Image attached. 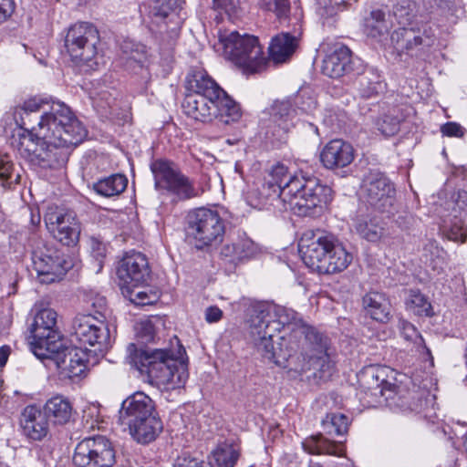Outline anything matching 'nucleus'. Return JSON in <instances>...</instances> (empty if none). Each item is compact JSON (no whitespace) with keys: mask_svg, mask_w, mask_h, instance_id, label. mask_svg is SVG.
I'll use <instances>...</instances> for the list:
<instances>
[{"mask_svg":"<svg viewBox=\"0 0 467 467\" xmlns=\"http://www.w3.org/2000/svg\"><path fill=\"white\" fill-rule=\"evenodd\" d=\"M363 307L369 317L380 323H388L391 319V306L382 293L369 292L362 298Z\"/></svg>","mask_w":467,"mask_h":467,"instance_id":"obj_32","label":"nucleus"},{"mask_svg":"<svg viewBox=\"0 0 467 467\" xmlns=\"http://www.w3.org/2000/svg\"><path fill=\"white\" fill-rule=\"evenodd\" d=\"M398 327L406 340L416 342V340L419 339L420 342H423V338L418 332L417 328L407 320L400 318L398 322Z\"/></svg>","mask_w":467,"mask_h":467,"instance_id":"obj_52","label":"nucleus"},{"mask_svg":"<svg viewBox=\"0 0 467 467\" xmlns=\"http://www.w3.org/2000/svg\"><path fill=\"white\" fill-rule=\"evenodd\" d=\"M158 413L155 402L144 392H135L127 397L121 403L119 418L121 424H130Z\"/></svg>","mask_w":467,"mask_h":467,"instance_id":"obj_24","label":"nucleus"},{"mask_svg":"<svg viewBox=\"0 0 467 467\" xmlns=\"http://www.w3.org/2000/svg\"><path fill=\"white\" fill-rule=\"evenodd\" d=\"M361 195L364 202L374 211L393 214L396 190L389 179L378 171H369L363 179Z\"/></svg>","mask_w":467,"mask_h":467,"instance_id":"obj_15","label":"nucleus"},{"mask_svg":"<svg viewBox=\"0 0 467 467\" xmlns=\"http://www.w3.org/2000/svg\"><path fill=\"white\" fill-rule=\"evenodd\" d=\"M266 181L282 188L285 209L299 216H311L317 207L332 200V189L318 178L302 172L292 175L281 163L272 167Z\"/></svg>","mask_w":467,"mask_h":467,"instance_id":"obj_2","label":"nucleus"},{"mask_svg":"<svg viewBox=\"0 0 467 467\" xmlns=\"http://www.w3.org/2000/svg\"><path fill=\"white\" fill-rule=\"evenodd\" d=\"M130 362L149 382L170 389L181 388L188 379L187 358L184 348L179 345L175 353L169 348H138L128 346Z\"/></svg>","mask_w":467,"mask_h":467,"instance_id":"obj_3","label":"nucleus"},{"mask_svg":"<svg viewBox=\"0 0 467 467\" xmlns=\"http://www.w3.org/2000/svg\"><path fill=\"white\" fill-rule=\"evenodd\" d=\"M72 405L67 398L56 395L47 400L44 406V414L55 424H66L72 416Z\"/></svg>","mask_w":467,"mask_h":467,"instance_id":"obj_33","label":"nucleus"},{"mask_svg":"<svg viewBox=\"0 0 467 467\" xmlns=\"http://www.w3.org/2000/svg\"><path fill=\"white\" fill-rule=\"evenodd\" d=\"M182 0H151L150 8L154 16L165 18L169 14L180 7Z\"/></svg>","mask_w":467,"mask_h":467,"instance_id":"obj_50","label":"nucleus"},{"mask_svg":"<svg viewBox=\"0 0 467 467\" xmlns=\"http://www.w3.org/2000/svg\"><path fill=\"white\" fill-rule=\"evenodd\" d=\"M186 87L190 94L212 96L213 99L229 97L228 94L201 68H192L186 77Z\"/></svg>","mask_w":467,"mask_h":467,"instance_id":"obj_29","label":"nucleus"},{"mask_svg":"<svg viewBox=\"0 0 467 467\" xmlns=\"http://www.w3.org/2000/svg\"><path fill=\"white\" fill-rule=\"evenodd\" d=\"M250 334L264 358L298 373L326 355L327 337L282 306L257 303L249 310Z\"/></svg>","mask_w":467,"mask_h":467,"instance_id":"obj_1","label":"nucleus"},{"mask_svg":"<svg viewBox=\"0 0 467 467\" xmlns=\"http://www.w3.org/2000/svg\"><path fill=\"white\" fill-rule=\"evenodd\" d=\"M47 350V356H40L38 358L47 360V366L52 363L58 371L61 379H75L86 375L89 356L92 353L88 348L82 347L67 346V340H64L57 348Z\"/></svg>","mask_w":467,"mask_h":467,"instance_id":"obj_13","label":"nucleus"},{"mask_svg":"<svg viewBox=\"0 0 467 467\" xmlns=\"http://www.w3.org/2000/svg\"><path fill=\"white\" fill-rule=\"evenodd\" d=\"M241 453L240 444L234 440L220 442L213 451V467H234Z\"/></svg>","mask_w":467,"mask_h":467,"instance_id":"obj_34","label":"nucleus"},{"mask_svg":"<svg viewBox=\"0 0 467 467\" xmlns=\"http://www.w3.org/2000/svg\"><path fill=\"white\" fill-rule=\"evenodd\" d=\"M187 223L188 236L199 250L216 245L223 241L224 221L215 210L203 207L195 209L189 213Z\"/></svg>","mask_w":467,"mask_h":467,"instance_id":"obj_10","label":"nucleus"},{"mask_svg":"<svg viewBox=\"0 0 467 467\" xmlns=\"http://www.w3.org/2000/svg\"><path fill=\"white\" fill-rule=\"evenodd\" d=\"M449 2L450 0H423L424 5L430 9L445 8Z\"/></svg>","mask_w":467,"mask_h":467,"instance_id":"obj_60","label":"nucleus"},{"mask_svg":"<svg viewBox=\"0 0 467 467\" xmlns=\"http://www.w3.org/2000/svg\"><path fill=\"white\" fill-rule=\"evenodd\" d=\"M353 160V147L342 140H330L320 152L322 164L329 170L344 168L349 165Z\"/></svg>","mask_w":467,"mask_h":467,"instance_id":"obj_26","label":"nucleus"},{"mask_svg":"<svg viewBox=\"0 0 467 467\" xmlns=\"http://www.w3.org/2000/svg\"><path fill=\"white\" fill-rule=\"evenodd\" d=\"M49 104L47 102H45L44 100L38 99L36 98H32L27 100H26L23 105L17 107L16 109V115L19 114L21 116V119L23 120V124H26L24 122V117L23 115L28 116L30 113L38 112V111H44L48 110Z\"/></svg>","mask_w":467,"mask_h":467,"instance_id":"obj_51","label":"nucleus"},{"mask_svg":"<svg viewBox=\"0 0 467 467\" xmlns=\"http://www.w3.org/2000/svg\"><path fill=\"white\" fill-rule=\"evenodd\" d=\"M379 78L380 77L372 70L364 72L358 79L359 95L369 99L381 92L384 85Z\"/></svg>","mask_w":467,"mask_h":467,"instance_id":"obj_41","label":"nucleus"},{"mask_svg":"<svg viewBox=\"0 0 467 467\" xmlns=\"http://www.w3.org/2000/svg\"><path fill=\"white\" fill-rule=\"evenodd\" d=\"M73 462L77 467H113L116 463L113 444L102 435L85 438L75 448Z\"/></svg>","mask_w":467,"mask_h":467,"instance_id":"obj_16","label":"nucleus"},{"mask_svg":"<svg viewBox=\"0 0 467 467\" xmlns=\"http://www.w3.org/2000/svg\"><path fill=\"white\" fill-rule=\"evenodd\" d=\"M317 13L322 20L323 24L332 26L334 17L337 15L338 11L343 10L346 6L343 5V0L341 2H336L333 0H317Z\"/></svg>","mask_w":467,"mask_h":467,"instance_id":"obj_45","label":"nucleus"},{"mask_svg":"<svg viewBox=\"0 0 467 467\" xmlns=\"http://www.w3.org/2000/svg\"><path fill=\"white\" fill-rule=\"evenodd\" d=\"M384 400L389 408L399 409L404 412H419L423 407V400L419 391L410 390L405 387L395 384L390 389L387 390Z\"/></svg>","mask_w":467,"mask_h":467,"instance_id":"obj_27","label":"nucleus"},{"mask_svg":"<svg viewBox=\"0 0 467 467\" xmlns=\"http://www.w3.org/2000/svg\"><path fill=\"white\" fill-rule=\"evenodd\" d=\"M302 446L309 454L341 455L339 445L325 438L321 433L307 437L303 441Z\"/></svg>","mask_w":467,"mask_h":467,"instance_id":"obj_36","label":"nucleus"},{"mask_svg":"<svg viewBox=\"0 0 467 467\" xmlns=\"http://www.w3.org/2000/svg\"><path fill=\"white\" fill-rule=\"evenodd\" d=\"M357 234L364 240L378 243L389 236L387 223L378 216H361L355 222Z\"/></svg>","mask_w":467,"mask_h":467,"instance_id":"obj_31","label":"nucleus"},{"mask_svg":"<svg viewBox=\"0 0 467 467\" xmlns=\"http://www.w3.org/2000/svg\"><path fill=\"white\" fill-rule=\"evenodd\" d=\"M20 182V174L15 173L14 163L7 154H0V185L10 188Z\"/></svg>","mask_w":467,"mask_h":467,"instance_id":"obj_44","label":"nucleus"},{"mask_svg":"<svg viewBox=\"0 0 467 467\" xmlns=\"http://www.w3.org/2000/svg\"><path fill=\"white\" fill-rule=\"evenodd\" d=\"M386 371L385 368L370 365L365 367L358 374L361 393L371 398V400H368V403H380V399H385L387 390L390 389L394 385L388 381Z\"/></svg>","mask_w":467,"mask_h":467,"instance_id":"obj_21","label":"nucleus"},{"mask_svg":"<svg viewBox=\"0 0 467 467\" xmlns=\"http://www.w3.org/2000/svg\"><path fill=\"white\" fill-rule=\"evenodd\" d=\"M38 119V135L49 136L54 140H64L69 144H80L87 137L85 127L63 102H53Z\"/></svg>","mask_w":467,"mask_h":467,"instance_id":"obj_7","label":"nucleus"},{"mask_svg":"<svg viewBox=\"0 0 467 467\" xmlns=\"http://www.w3.org/2000/svg\"><path fill=\"white\" fill-rule=\"evenodd\" d=\"M352 51L343 44L334 45L325 56L321 71L324 75L337 78L355 70Z\"/></svg>","mask_w":467,"mask_h":467,"instance_id":"obj_22","label":"nucleus"},{"mask_svg":"<svg viewBox=\"0 0 467 467\" xmlns=\"http://www.w3.org/2000/svg\"><path fill=\"white\" fill-rule=\"evenodd\" d=\"M31 223L35 225L38 224L40 223V215L37 214L36 216L33 215L31 219Z\"/></svg>","mask_w":467,"mask_h":467,"instance_id":"obj_63","label":"nucleus"},{"mask_svg":"<svg viewBox=\"0 0 467 467\" xmlns=\"http://www.w3.org/2000/svg\"><path fill=\"white\" fill-rule=\"evenodd\" d=\"M225 256H234L240 258L242 256L238 244L225 245L222 252Z\"/></svg>","mask_w":467,"mask_h":467,"instance_id":"obj_59","label":"nucleus"},{"mask_svg":"<svg viewBox=\"0 0 467 467\" xmlns=\"http://www.w3.org/2000/svg\"><path fill=\"white\" fill-rule=\"evenodd\" d=\"M284 191L280 186L275 185L265 180L262 187L258 189V199L255 202L249 201L250 204L254 207L262 209L267 205H275V202L284 203Z\"/></svg>","mask_w":467,"mask_h":467,"instance_id":"obj_38","label":"nucleus"},{"mask_svg":"<svg viewBox=\"0 0 467 467\" xmlns=\"http://www.w3.org/2000/svg\"><path fill=\"white\" fill-rule=\"evenodd\" d=\"M399 109H393L377 120L378 130L385 136H393L400 130L402 120L399 115Z\"/></svg>","mask_w":467,"mask_h":467,"instance_id":"obj_46","label":"nucleus"},{"mask_svg":"<svg viewBox=\"0 0 467 467\" xmlns=\"http://www.w3.org/2000/svg\"><path fill=\"white\" fill-rule=\"evenodd\" d=\"M441 132L449 137H462L464 134L463 128L456 122H447L441 126Z\"/></svg>","mask_w":467,"mask_h":467,"instance_id":"obj_54","label":"nucleus"},{"mask_svg":"<svg viewBox=\"0 0 467 467\" xmlns=\"http://www.w3.org/2000/svg\"><path fill=\"white\" fill-rule=\"evenodd\" d=\"M121 289L122 294L137 306L152 305L159 298L157 292L153 291L147 285L121 286Z\"/></svg>","mask_w":467,"mask_h":467,"instance_id":"obj_39","label":"nucleus"},{"mask_svg":"<svg viewBox=\"0 0 467 467\" xmlns=\"http://www.w3.org/2000/svg\"><path fill=\"white\" fill-rule=\"evenodd\" d=\"M127 425L131 438L141 445H148L153 442L163 431V423L159 413Z\"/></svg>","mask_w":467,"mask_h":467,"instance_id":"obj_28","label":"nucleus"},{"mask_svg":"<svg viewBox=\"0 0 467 467\" xmlns=\"http://www.w3.org/2000/svg\"><path fill=\"white\" fill-rule=\"evenodd\" d=\"M15 11L13 0H0V24L5 22Z\"/></svg>","mask_w":467,"mask_h":467,"instance_id":"obj_56","label":"nucleus"},{"mask_svg":"<svg viewBox=\"0 0 467 467\" xmlns=\"http://www.w3.org/2000/svg\"><path fill=\"white\" fill-rule=\"evenodd\" d=\"M174 467H202V462L187 453H182L176 459Z\"/></svg>","mask_w":467,"mask_h":467,"instance_id":"obj_55","label":"nucleus"},{"mask_svg":"<svg viewBox=\"0 0 467 467\" xmlns=\"http://www.w3.org/2000/svg\"><path fill=\"white\" fill-rule=\"evenodd\" d=\"M155 188L166 190L180 200H188L198 195L192 182L170 161L158 159L150 163Z\"/></svg>","mask_w":467,"mask_h":467,"instance_id":"obj_14","label":"nucleus"},{"mask_svg":"<svg viewBox=\"0 0 467 467\" xmlns=\"http://www.w3.org/2000/svg\"><path fill=\"white\" fill-rule=\"evenodd\" d=\"M260 5L262 8L275 13L280 22L289 17L290 0H261Z\"/></svg>","mask_w":467,"mask_h":467,"instance_id":"obj_48","label":"nucleus"},{"mask_svg":"<svg viewBox=\"0 0 467 467\" xmlns=\"http://www.w3.org/2000/svg\"><path fill=\"white\" fill-rule=\"evenodd\" d=\"M221 42L225 57L244 71L256 73L265 68L267 61L257 37L233 31L222 36Z\"/></svg>","mask_w":467,"mask_h":467,"instance_id":"obj_9","label":"nucleus"},{"mask_svg":"<svg viewBox=\"0 0 467 467\" xmlns=\"http://www.w3.org/2000/svg\"><path fill=\"white\" fill-rule=\"evenodd\" d=\"M394 222L401 230H408L412 225L414 218L410 213L402 212L397 215Z\"/></svg>","mask_w":467,"mask_h":467,"instance_id":"obj_57","label":"nucleus"},{"mask_svg":"<svg viewBox=\"0 0 467 467\" xmlns=\"http://www.w3.org/2000/svg\"><path fill=\"white\" fill-rule=\"evenodd\" d=\"M223 317V311L217 306H209L205 311V319L209 323L218 322Z\"/></svg>","mask_w":467,"mask_h":467,"instance_id":"obj_58","label":"nucleus"},{"mask_svg":"<svg viewBox=\"0 0 467 467\" xmlns=\"http://www.w3.org/2000/svg\"><path fill=\"white\" fill-rule=\"evenodd\" d=\"M182 107L188 117L203 123L216 118L229 125L242 117L240 106L230 97H219L217 99L212 96L187 94Z\"/></svg>","mask_w":467,"mask_h":467,"instance_id":"obj_8","label":"nucleus"},{"mask_svg":"<svg viewBox=\"0 0 467 467\" xmlns=\"http://www.w3.org/2000/svg\"><path fill=\"white\" fill-rule=\"evenodd\" d=\"M296 109L288 101H277L270 109L265 137L274 144H283L287 140L290 130L297 124L302 114H310L317 108V100L306 89H301L295 99Z\"/></svg>","mask_w":467,"mask_h":467,"instance_id":"obj_6","label":"nucleus"},{"mask_svg":"<svg viewBox=\"0 0 467 467\" xmlns=\"http://www.w3.org/2000/svg\"><path fill=\"white\" fill-rule=\"evenodd\" d=\"M19 154L34 164L37 163L38 153L42 146V138L25 131L19 134L18 139L13 142Z\"/></svg>","mask_w":467,"mask_h":467,"instance_id":"obj_35","label":"nucleus"},{"mask_svg":"<svg viewBox=\"0 0 467 467\" xmlns=\"http://www.w3.org/2000/svg\"><path fill=\"white\" fill-rule=\"evenodd\" d=\"M442 233L449 240L464 243L467 239V224L462 218L454 217L450 224L442 226Z\"/></svg>","mask_w":467,"mask_h":467,"instance_id":"obj_47","label":"nucleus"},{"mask_svg":"<svg viewBox=\"0 0 467 467\" xmlns=\"http://www.w3.org/2000/svg\"><path fill=\"white\" fill-rule=\"evenodd\" d=\"M23 434L31 441H42L49 432L47 415L36 406H26L21 413Z\"/></svg>","mask_w":467,"mask_h":467,"instance_id":"obj_25","label":"nucleus"},{"mask_svg":"<svg viewBox=\"0 0 467 467\" xmlns=\"http://www.w3.org/2000/svg\"><path fill=\"white\" fill-rule=\"evenodd\" d=\"M42 136V146L38 153L36 165L42 168L57 169L64 166L73 148L78 144H69L64 140H52L49 136Z\"/></svg>","mask_w":467,"mask_h":467,"instance_id":"obj_23","label":"nucleus"},{"mask_svg":"<svg viewBox=\"0 0 467 467\" xmlns=\"http://www.w3.org/2000/svg\"><path fill=\"white\" fill-rule=\"evenodd\" d=\"M136 337L141 344L154 342L156 331L151 319H144L136 324Z\"/></svg>","mask_w":467,"mask_h":467,"instance_id":"obj_49","label":"nucleus"},{"mask_svg":"<svg viewBox=\"0 0 467 467\" xmlns=\"http://www.w3.org/2000/svg\"><path fill=\"white\" fill-rule=\"evenodd\" d=\"M407 310L420 317H432L431 304L419 290H410L405 302Z\"/></svg>","mask_w":467,"mask_h":467,"instance_id":"obj_42","label":"nucleus"},{"mask_svg":"<svg viewBox=\"0 0 467 467\" xmlns=\"http://www.w3.org/2000/svg\"><path fill=\"white\" fill-rule=\"evenodd\" d=\"M392 15L401 27L394 30L390 41L400 57L402 54L410 57H420L426 47L433 44L434 36L431 27L426 24L425 16L420 13L415 0H396L392 6Z\"/></svg>","mask_w":467,"mask_h":467,"instance_id":"obj_4","label":"nucleus"},{"mask_svg":"<svg viewBox=\"0 0 467 467\" xmlns=\"http://www.w3.org/2000/svg\"><path fill=\"white\" fill-rule=\"evenodd\" d=\"M298 247L304 263L319 274L342 272L353 259L352 254L332 234H313L311 239L305 236Z\"/></svg>","mask_w":467,"mask_h":467,"instance_id":"obj_5","label":"nucleus"},{"mask_svg":"<svg viewBox=\"0 0 467 467\" xmlns=\"http://www.w3.org/2000/svg\"><path fill=\"white\" fill-rule=\"evenodd\" d=\"M90 249L92 256L95 258V261L98 265V271H99L102 268L103 265V259L106 257L107 254V247L106 244L101 242L97 237H91L90 238Z\"/></svg>","mask_w":467,"mask_h":467,"instance_id":"obj_53","label":"nucleus"},{"mask_svg":"<svg viewBox=\"0 0 467 467\" xmlns=\"http://www.w3.org/2000/svg\"><path fill=\"white\" fill-rule=\"evenodd\" d=\"M217 6L229 13L233 10V5L227 0H214Z\"/></svg>","mask_w":467,"mask_h":467,"instance_id":"obj_61","label":"nucleus"},{"mask_svg":"<svg viewBox=\"0 0 467 467\" xmlns=\"http://www.w3.org/2000/svg\"><path fill=\"white\" fill-rule=\"evenodd\" d=\"M99 43L98 29L87 22L71 26L65 37V47L72 60L78 65H86L91 70H96L99 66L96 60Z\"/></svg>","mask_w":467,"mask_h":467,"instance_id":"obj_11","label":"nucleus"},{"mask_svg":"<svg viewBox=\"0 0 467 467\" xmlns=\"http://www.w3.org/2000/svg\"><path fill=\"white\" fill-rule=\"evenodd\" d=\"M308 467H323V466L321 464H319L318 462H310Z\"/></svg>","mask_w":467,"mask_h":467,"instance_id":"obj_64","label":"nucleus"},{"mask_svg":"<svg viewBox=\"0 0 467 467\" xmlns=\"http://www.w3.org/2000/svg\"><path fill=\"white\" fill-rule=\"evenodd\" d=\"M299 46V38L290 33L275 36L269 45V60L275 64L286 63L291 59Z\"/></svg>","mask_w":467,"mask_h":467,"instance_id":"obj_30","label":"nucleus"},{"mask_svg":"<svg viewBox=\"0 0 467 467\" xmlns=\"http://www.w3.org/2000/svg\"><path fill=\"white\" fill-rule=\"evenodd\" d=\"M32 261L41 283L60 279L74 266L73 259L53 245L37 246L32 252Z\"/></svg>","mask_w":467,"mask_h":467,"instance_id":"obj_18","label":"nucleus"},{"mask_svg":"<svg viewBox=\"0 0 467 467\" xmlns=\"http://www.w3.org/2000/svg\"><path fill=\"white\" fill-rule=\"evenodd\" d=\"M150 267L146 255L140 252L127 253L119 262L117 275L122 286L148 285L150 279Z\"/></svg>","mask_w":467,"mask_h":467,"instance_id":"obj_20","label":"nucleus"},{"mask_svg":"<svg viewBox=\"0 0 467 467\" xmlns=\"http://www.w3.org/2000/svg\"><path fill=\"white\" fill-rule=\"evenodd\" d=\"M386 15L381 9L371 10L364 18L365 33L373 38L384 36L389 32V24L385 18Z\"/></svg>","mask_w":467,"mask_h":467,"instance_id":"obj_40","label":"nucleus"},{"mask_svg":"<svg viewBox=\"0 0 467 467\" xmlns=\"http://www.w3.org/2000/svg\"><path fill=\"white\" fill-rule=\"evenodd\" d=\"M322 428L327 435H343L348 430V418L342 413H328L322 420Z\"/></svg>","mask_w":467,"mask_h":467,"instance_id":"obj_43","label":"nucleus"},{"mask_svg":"<svg viewBox=\"0 0 467 467\" xmlns=\"http://www.w3.org/2000/svg\"><path fill=\"white\" fill-rule=\"evenodd\" d=\"M128 179L123 174H112L99 180L93 184V190L104 197H113L125 191Z\"/></svg>","mask_w":467,"mask_h":467,"instance_id":"obj_37","label":"nucleus"},{"mask_svg":"<svg viewBox=\"0 0 467 467\" xmlns=\"http://www.w3.org/2000/svg\"><path fill=\"white\" fill-rule=\"evenodd\" d=\"M72 337L83 349L88 348L92 357L103 356L110 346L108 324L92 315H77L72 322Z\"/></svg>","mask_w":467,"mask_h":467,"instance_id":"obj_12","label":"nucleus"},{"mask_svg":"<svg viewBox=\"0 0 467 467\" xmlns=\"http://www.w3.org/2000/svg\"><path fill=\"white\" fill-rule=\"evenodd\" d=\"M44 221L47 231L60 244L66 246H74L78 244L80 225L73 213L58 207H48Z\"/></svg>","mask_w":467,"mask_h":467,"instance_id":"obj_19","label":"nucleus"},{"mask_svg":"<svg viewBox=\"0 0 467 467\" xmlns=\"http://www.w3.org/2000/svg\"><path fill=\"white\" fill-rule=\"evenodd\" d=\"M8 354H9V348L3 347L0 348V366H4L6 363Z\"/></svg>","mask_w":467,"mask_h":467,"instance_id":"obj_62","label":"nucleus"},{"mask_svg":"<svg viewBox=\"0 0 467 467\" xmlns=\"http://www.w3.org/2000/svg\"><path fill=\"white\" fill-rule=\"evenodd\" d=\"M57 314L54 309L39 310L30 327L33 337L31 348L36 357L47 356L49 349H55L57 345L66 340L57 327ZM53 352V350H51Z\"/></svg>","mask_w":467,"mask_h":467,"instance_id":"obj_17","label":"nucleus"}]
</instances>
